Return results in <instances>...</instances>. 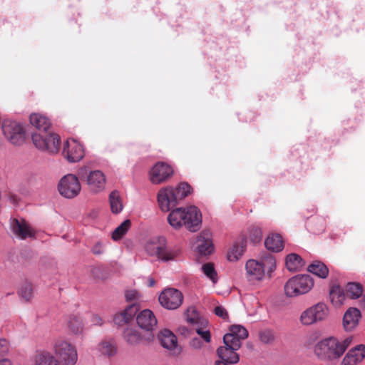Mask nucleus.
<instances>
[{
	"mask_svg": "<svg viewBox=\"0 0 365 365\" xmlns=\"http://www.w3.org/2000/svg\"><path fill=\"white\" fill-rule=\"evenodd\" d=\"M353 341L352 336L338 339L329 336L320 339L313 347L315 357L323 362L338 361L345 353Z\"/></svg>",
	"mask_w": 365,
	"mask_h": 365,
	"instance_id": "nucleus-1",
	"label": "nucleus"
},
{
	"mask_svg": "<svg viewBox=\"0 0 365 365\" xmlns=\"http://www.w3.org/2000/svg\"><path fill=\"white\" fill-rule=\"evenodd\" d=\"M276 267V259L270 254L262 255L257 259H249L245 264V277L251 283L259 284L271 278Z\"/></svg>",
	"mask_w": 365,
	"mask_h": 365,
	"instance_id": "nucleus-2",
	"label": "nucleus"
},
{
	"mask_svg": "<svg viewBox=\"0 0 365 365\" xmlns=\"http://www.w3.org/2000/svg\"><path fill=\"white\" fill-rule=\"evenodd\" d=\"M168 221L175 230L184 226L190 232H196L201 227L202 214L195 206L175 208L169 213Z\"/></svg>",
	"mask_w": 365,
	"mask_h": 365,
	"instance_id": "nucleus-3",
	"label": "nucleus"
},
{
	"mask_svg": "<svg viewBox=\"0 0 365 365\" xmlns=\"http://www.w3.org/2000/svg\"><path fill=\"white\" fill-rule=\"evenodd\" d=\"M145 254L163 262L175 261L180 255V250L168 247L167 239L162 235H155L145 239L143 245Z\"/></svg>",
	"mask_w": 365,
	"mask_h": 365,
	"instance_id": "nucleus-4",
	"label": "nucleus"
},
{
	"mask_svg": "<svg viewBox=\"0 0 365 365\" xmlns=\"http://www.w3.org/2000/svg\"><path fill=\"white\" fill-rule=\"evenodd\" d=\"M314 280L307 274H299L290 277L284 284V294L294 299L305 295L314 288Z\"/></svg>",
	"mask_w": 365,
	"mask_h": 365,
	"instance_id": "nucleus-5",
	"label": "nucleus"
},
{
	"mask_svg": "<svg viewBox=\"0 0 365 365\" xmlns=\"http://www.w3.org/2000/svg\"><path fill=\"white\" fill-rule=\"evenodd\" d=\"M329 315L328 306L319 302L304 309L299 317V322L303 327H311L324 322Z\"/></svg>",
	"mask_w": 365,
	"mask_h": 365,
	"instance_id": "nucleus-6",
	"label": "nucleus"
},
{
	"mask_svg": "<svg viewBox=\"0 0 365 365\" xmlns=\"http://www.w3.org/2000/svg\"><path fill=\"white\" fill-rule=\"evenodd\" d=\"M31 140L36 148L41 151L56 155L60 150V137L50 130L46 133H33Z\"/></svg>",
	"mask_w": 365,
	"mask_h": 365,
	"instance_id": "nucleus-7",
	"label": "nucleus"
},
{
	"mask_svg": "<svg viewBox=\"0 0 365 365\" xmlns=\"http://www.w3.org/2000/svg\"><path fill=\"white\" fill-rule=\"evenodd\" d=\"M53 354L57 356L61 365H76L78 351L76 346L68 340L59 339L53 344Z\"/></svg>",
	"mask_w": 365,
	"mask_h": 365,
	"instance_id": "nucleus-8",
	"label": "nucleus"
},
{
	"mask_svg": "<svg viewBox=\"0 0 365 365\" xmlns=\"http://www.w3.org/2000/svg\"><path fill=\"white\" fill-rule=\"evenodd\" d=\"M1 130L5 138L11 144L21 145L26 139L25 125L13 120H4L2 122Z\"/></svg>",
	"mask_w": 365,
	"mask_h": 365,
	"instance_id": "nucleus-9",
	"label": "nucleus"
},
{
	"mask_svg": "<svg viewBox=\"0 0 365 365\" xmlns=\"http://www.w3.org/2000/svg\"><path fill=\"white\" fill-rule=\"evenodd\" d=\"M174 175L173 167L165 162H157L148 172V180L153 185H160L168 182Z\"/></svg>",
	"mask_w": 365,
	"mask_h": 365,
	"instance_id": "nucleus-10",
	"label": "nucleus"
},
{
	"mask_svg": "<svg viewBox=\"0 0 365 365\" xmlns=\"http://www.w3.org/2000/svg\"><path fill=\"white\" fill-rule=\"evenodd\" d=\"M58 190L63 197L73 199L81 192V185L76 175L67 174L60 179Z\"/></svg>",
	"mask_w": 365,
	"mask_h": 365,
	"instance_id": "nucleus-11",
	"label": "nucleus"
},
{
	"mask_svg": "<svg viewBox=\"0 0 365 365\" xmlns=\"http://www.w3.org/2000/svg\"><path fill=\"white\" fill-rule=\"evenodd\" d=\"M158 301L165 309L173 310L181 306L183 302V295L178 289L167 288L160 294Z\"/></svg>",
	"mask_w": 365,
	"mask_h": 365,
	"instance_id": "nucleus-12",
	"label": "nucleus"
},
{
	"mask_svg": "<svg viewBox=\"0 0 365 365\" xmlns=\"http://www.w3.org/2000/svg\"><path fill=\"white\" fill-rule=\"evenodd\" d=\"M157 201L160 210L168 212L171 208L178 205L179 201L174 192V186L161 187L157 193Z\"/></svg>",
	"mask_w": 365,
	"mask_h": 365,
	"instance_id": "nucleus-13",
	"label": "nucleus"
},
{
	"mask_svg": "<svg viewBox=\"0 0 365 365\" xmlns=\"http://www.w3.org/2000/svg\"><path fill=\"white\" fill-rule=\"evenodd\" d=\"M84 180L88 190L93 194H99L106 189V178L104 173L99 170L89 171L84 178Z\"/></svg>",
	"mask_w": 365,
	"mask_h": 365,
	"instance_id": "nucleus-14",
	"label": "nucleus"
},
{
	"mask_svg": "<svg viewBox=\"0 0 365 365\" xmlns=\"http://www.w3.org/2000/svg\"><path fill=\"white\" fill-rule=\"evenodd\" d=\"M63 155L71 163L78 162L84 157V148L78 140L69 138L63 146Z\"/></svg>",
	"mask_w": 365,
	"mask_h": 365,
	"instance_id": "nucleus-15",
	"label": "nucleus"
},
{
	"mask_svg": "<svg viewBox=\"0 0 365 365\" xmlns=\"http://www.w3.org/2000/svg\"><path fill=\"white\" fill-rule=\"evenodd\" d=\"M247 237L240 236L228 247L226 258L230 262L240 261L247 250Z\"/></svg>",
	"mask_w": 365,
	"mask_h": 365,
	"instance_id": "nucleus-16",
	"label": "nucleus"
},
{
	"mask_svg": "<svg viewBox=\"0 0 365 365\" xmlns=\"http://www.w3.org/2000/svg\"><path fill=\"white\" fill-rule=\"evenodd\" d=\"M248 336L247 329L241 325H232L230 328V332L223 337L225 344H232L235 349H240L241 340Z\"/></svg>",
	"mask_w": 365,
	"mask_h": 365,
	"instance_id": "nucleus-17",
	"label": "nucleus"
},
{
	"mask_svg": "<svg viewBox=\"0 0 365 365\" xmlns=\"http://www.w3.org/2000/svg\"><path fill=\"white\" fill-rule=\"evenodd\" d=\"M10 226L13 234L20 240H25L34 236V230L24 219H11Z\"/></svg>",
	"mask_w": 365,
	"mask_h": 365,
	"instance_id": "nucleus-18",
	"label": "nucleus"
},
{
	"mask_svg": "<svg viewBox=\"0 0 365 365\" xmlns=\"http://www.w3.org/2000/svg\"><path fill=\"white\" fill-rule=\"evenodd\" d=\"M361 319V311L356 307H349L342 317V327L346 332L354 331Z\"/></svg>",
	"mask_w": 365,
	"mask_h": 365,
	"instance_id": "nucleus-19",
	"label": "nucleus"
},
{
	"mask_svg": "<svg viewBox=\"0 0 365 365\" xmlns=\"http://www.w3.org/2000/svg\"><path fill=\"white\" fill-rule=\"evenodd\" d=\"M161 345L173 354H178L180 352V348L178 346V340L175 335L168 329L160 331L158 336Z\"/></svg>",
	"mask_w": 365,
	"mask_h": 365,
	"instance_id": "nucleus-20",
	"label": "nucleus"
},
{
	"mask_svg": "<svg viewBox=\"0 0 365 365\" xmlns=\"http://www.w3.org/2000/svg\"><path fill=\"white\" fill-rule=\"evenodd\" d=\"M29 123L37 131L36 133H46L51 128V120L46 115L34 112L29 115Z\"/></svg>",
	"mask_w": 365,
	"mask_h": 365,
	"instance_id": "nucleus-21",
	"label": "nucleus"
},
{
	"mask_svg": "<svg viewBox=\"0 0 365 365\" xmlns=\"http://www.w3.org/2000/svg\"><path fill=\"white\" fill-rule=\"evenodd\" d=\"M138 325L143 329L152 333L157 326V319L153 312L150 309L141 311L136 317Z\"/></svg>",
	"mask_w": 365,
	"mask_h": 365,
	"instance_id": "nucleus-22",
	"label": "nucleus"
},
{
	"mask_svg": "<svg viewBox=\"0 0 365 365\" xmlns=\"http://www.w3.org/2000/svg\"><path fill=\"white\" fill-rule=\"evenodd\" d=\"M123 336L125 341L133 346L148 343L154 339L153 333H148L146 336H143L138 330L133 328L126 329Z\"/></svg>",
	"mask_w": 365,
	"mask_h": 365,
	"instance_id": "nucleus-23",
	"label": "nucleus"
},
{
	"mask_svg": "<svg viewBox=\"0 0 365 365\" xmlns=\"http://www.w3.org/2000/svg\"><path fill=\"white\" fill-rule=\"evenodd\" d=\"M365 358V345L359 344L351 349L346 353L341 363L346 365H356L361 363Z\"/></svg>",
	"mask_w": 365,
	"mask_h": 365,
	"instance_id": "nucleus-24",
	"label": "nucleus"
},
{
	"mask_svg": "<svg viewBox=\"0 0 365 365\" xmlns=\"http://www.w3.org/2000/svg\"><path fill=\"white\" fill-rule=\"evenodd\" d=\"M196 243V248L201 255H209L212 253L214 246L210 232H201L197 237Z\"/></svg>",
	"mask_w": 365,
	"mask_h": 365,
	"instance_id": "nucleus-25",
	"label": "nucleus"
},
{
	"mask_svg": "<svg viewBox=\"0 0 365 365\" xmlns=\"http://www.w3.org/2000/svg\"><path fill=\"white\" fill-rule=\"evenodd\" d=\"M238 349H235L232 344H225L224 346H220L217 350V354L221 361L230 364H236L239 361V356L235 352Z\"/></svg>",
	"mask_w": 365,
	"mask_h": 365,
	"instance_id": "nucleus-26",
	"label": "nucleus"
},
{
	"mask_svg": "<svg viewBox=\"0 0 365 365\" xmlns=\"http://www.w3.org/2000/svg\"><path fill=\"white\" fill-rule=\"evenodd\" d=\"M344 290L339 284H333L329 290V300L333 307L339 309L346 302Z\"/></svg>",
	"mask_w": 365,
	"mask_h": 365,
	"instance_id": "nucleus-27",
	"label": "nucleus"
},
{
	"mask_svg": "<svg viewBox=\"0 0 365 365\" xmlns=\"http://www.w3.org/2000/svg\"><path fill=\"white\" fill-rule=\"evenodd\" d=\"M265 247L273 252H279L284 249V240L279 234L271 233L264 240Z\"/></svg>",
	"mask_w": 365,
	"mask_h": 365,
	"instance_id": "nucleus-28",
	"label": "nucleus"
},
{
	"mask_svg": "<svg viewBox=\"0 0 365 365\" xmlns=\"http://www.w3.org/2000/svg\"><path fill=\"white\" fill-rule=\"evenodd\" d=\"M286 268L289 272H298L304 266L303 259L297 253H289L284 259Z\"/></svg>",
	"mask_w": 365,
	"mask_h": 365,
	"instance_id": "nucleus-29",
	"label": "nucleus"
},
{
	"mask_svg": "<svg viewBox=\"0 0 365 365\" xmlns=\"http://www.w3.org/2000/svg\"><path fill=\"white\" fill-rule=\"evenodd\" d=\"M96 350L102 355L112 356L116 354L117 346L113 340L104 339L96 345Z\"/></svg>",
	"mask_w": 365,
	"mask_h": 365,
	"instance_id": "nucleus-30",
	"label": "nucleus"
},
{
	"mask_svg": "<svg viewBox=\"0 0 365 365\" xmlns=\"http://www.w3.org/2000/svg\"><path fill=\"white\" fill-rule=\"evenodd\" d=\"M108 201L112 213L118 214L121 212L124 205L123 198L119 192L116 190L112 191L109 194Z\"/></svg>",
	"mask_w": 365,
	"mask_h": 365,
	"instance_id": "nucleus-31",
	"label": "nucleus"
},
{
	"mask_svg": "<svg viewBox=\"0 0 365 365\" xmlns=\"http://www.w3.org/2000/svg\"><path fill=\"white\" fill-rule=\"evenodd\" d=\"M130 227L131 221L130 220H124L112 232L111 239L115 242L120 241L126 235Z\"/></svg>",
	"mask_w": 365,
	"mask_h": 365,
	"instance_id": "nucleus-32",
	"label": "nucleus"
},
{
	"mask_svg": "<svg viewBox=\"0 0 365 365\" xmlns=\"http://www.w3.org/2000/svg\"><path fill=\"white\" fill-rule=\"evenodd\" d=\"M67 326L73 334H80L84 327L83 318L79 315H72L68 319Z\"/></svg>",
	"mask_w": 365,
	"mask_h": 365,
	"instance_id": "nucleus-33",
	"label": "nucleus"
},
{
	"mask_svg": "<svg viewBox=\"0 0 365 365\" xmlns=\"http://www.w3.org/2000/svg\"><path fill=\"white\" fill-rule=\"evenodd\" d=\"M185 314L186 322L192 326V328L207 320L200 315L194 307H188Z\"/></svg>",
	"mask_w": 365,
	"mask_h": 365,
	"instance_id": "nucleus-34",
	"label": "nucleus"
},
{
	"mask_svg": "<svg viewBox=\"0 0 365 365\" xmlns=\"http://www.w3.org/2000/svg\"><path fill=\"white\" fill-rule=\"evenodd\" d=\"M345 291L347 297L356 299L359 298L364 292L362 285L358 282H349L345 286Z\"/></svg>",
	"mask_w": 365,
	"mask_h": 365,
	"instance_id": "nucleus-35",
	"label": "nucleus"
},
{
	"mask_svg": "<svg viewBox=\"0 0 365 365\" xmlns=\"http://www.w3.org/2000/svg\"><path fill=\"white\" fill-rule=\"evenodd\" d=\"M192 329L206 344L211 341V334L208 328L207 321L201 322L199 325L192 327Z\"/></svg>",
	"mask_w": 365,
	"mask_h": 365,
	"instance_id": "nucleus-36",
	"label": "nucleus"
},
{
	"mask_svg": "<svg viewBox=\"0 0 365 365\" xmlns=\"http://www.w3.org/2000/svg\"><path fill=\"white\" fill-rule=\"evenodd\" d=\"M308 270L320 278L325 279L328 276L329 269L322 262L317 261L309 266Z\"/></svg>",
	"mask_w": 365,
	"mask_h": 365,
	"instance_id": "nucleus-37",
	"label": "nucleus"
},
{
	"mask_svg": "<svg viewBox=\"0 0 365 365\" xmlns=\"http://www.w3.org/2000/svg\"><path fill=\"white\" fill-rule=\"evenodd\" d=\"M192 190L190 185L185 182H180L174 186V192L179 202L191 194Z\"/></svg>",
	"mask_w": 365,
	"mask_h": 365,
	"instance_id": "nucleus-38",
	"label": "nucleus"
},
{
	"mask_svg": "<svg viewBox=\"0 0 365 365\" xmlns=\"http://www.w3.org/2000/svg\"><path fill=\"white\" fill-rule=\"evenodd\" d=\"M201 270L203 274L209 279L212 284H216L218 281V274L212 263L207 262L202 265Z\"/></svg>",
	"mask_w": 365,
	"mask_h": 365,
	"instance_id": "nucleus-39",
	"label": "nucleus"
},
{
	"mask_svg": "<svg viewBox=\"0 0 365 365\" xmlns=\"http://www.w3.org/2000/svg\"><path fill=\"white\" fill-rule=\"evenodd\" d=\"M19 294L21 300L31 302L34 297L33 285L29 282L23 284L19 289Z\"/></svg>",
	"mask_w": 365,
	"mask_h": 365,
	"instance_id": "nucleus-40",
	"label": "nucleus"
},
{
	"mask_svg": "<svg viewBox=\"0 0 365 365\" xmlns=\"http://www.w3.org/2000/svg\"><path fill=\"white\" fill-rule=\"evenodd\" d=\"M320 331L314 330L310 331L304 338V345L306 347L314 346L315 344L320 340Z\"/></svg>",
	"mask_w": 365,
	"mask_h": 365,
	"instance_id": "nucleus-41",
	"label": "nucleus"
},
{
	"mask_svg": "<svg viewBox=\"0 0 365 365\" xmlns=\"http://www.w3.org/2000/svg\"><path fill=\"white\" fill-rule=\"evenodd\" d=\"M131 308L129 307L119 313H117L113 318L114 322L118 325L127 323L131 319V314L128 313Z\"/></svg>",
	"mask_w": 365,
	"mask_h": 365,
	"instance_id": "nucleus-42",
	"label": "nucleus"
},
{
	"mask_svg": "<svg viewBox=\"0 0 365 365\" xmlns=\"http://www.w3.org/2000/svg\"><path fill=\"white\" fill-rule=\"evenodd\" d=\"M241 236H246L247 239L249 238L252 242L257 243L261 240L262 235L260 228L252 227L249 229L247 235H242Z\"/></svg>",
	"mask_w": 365,
	"mask_h": 365,
	"instance_id": "nucleus-43",
	"label": "nucleus"
},
{
	"mask_svg": "<svg viewBox=\"0 0 365 365\" xmlns=\"http://www.w3.org/2000/svg\"><path fill=\"white\" fill-rule=\"evenodd\" d=\"M141 294L135 289L127 290L125 294V299L130 302H135L141 299Z\"/></svg>",
	"mask_w": 365,
	"mask_h": 365,
	"instance_id": "nucleus-44",
	"label": "nucleus"
},
{
	"mask_svg": "<svg viewBox=\"0 0 365 365\" xmlns=\"http://www.w3.org/2000/svg\"><path fill=\"white\" fill-rule=\"evenodd\" d=\"M205 344L206 343L202 339L198 337H193L189 343L191 348L197 350L201 349L204 347Z\"/></svg>",
	"mask_w": 365,
	"mask_h": 365,
	"instance_id": "nucleus-45",
	"label": "nucleus"
},
{
	"mask_svg": "<svg viewBox=\"0 0 365 365\" xmlns=\"http://www.w3.org/2000/svg\"><path fill=\"white\" fill-rule=\"evenodd\" d=\"M214 313L219 317L223 319H228V313H227V311L226 310V309L221 306V305H219V306H217L215 309H214Z\"/></svg>",
	"mask_w": 365,
	"mask_h": 365,
	"instance_id": "nucleus-46",
	"label": "nucleus"
},
{
	"mask_svg": "<svg viewBox=\"0 0 365 365\" xmlns=\"http://www.w3.org/2000/svg\"><path fill=\"white\" fill-rule=\"evenodd\" d=\"M9 343L5 339H0V356H4L9 353Z\"/></svg>",
	"mask_w": 365,
	"mask_h": 365,
	"instance_id": "nucleus-47",
	"label": "nucleus"
},
{
	"mask_svg": "<svg viewBox=\"0 0 365 365\" xmlns=\"http://www.w3.org/2000/svg\"><path fill=\"white\" fill-rule=\"evenodd\" d=\"M92 252L96 255H100L104 252V245L102 242H98L94 245Z\"/></svg>",
	"mask_w": 365,
	"mask_h": 365,
	"instance_id": "nucleus-48",
	"label": "nucleus"
},
{
	"mask_svg": "<svg viewBox=\"0 0 365 365\" xmlns=\"http://www.w3.org/2000/svg\"><path fill=\"white\" fill-rule=\"evenodd\" d=\"M91 323L93 325H101L103 324V320L100 316L93 314L91 316Z\"/></svg>",
	"mask_w": 365,
	"mask_h": 365,
	"instance_id": "nucleus-49",
	"label": "nucleus"
},
{
	"mask_svg": "<svg viewBox=\"0 0 365 365\" xmlns=\"http://www.w3.org/2000/svg\"><path fill=\"white\" fill-rule=\"evenodd\" d=\"M179 333L185 336L190 334V331L185 327H180L178 329Z\"/></svg>",
	"mask_w": 365,
	"mask_h": 365,
	"instance_id": "nucleus-50",
	"label": "nucleus"
},
{
	"mask_svg": "<svg viewBox=\"0 0 365 365\" xmlns=\"http://www.w3.org/2000/svg\"><path fill=\"white\" fill-rule=\"evenodd\" d=\"M0 365H13V364L8 359H3L0 360Z\"/></svg>",
	"mask_w": 365,
	"mask_h": 365,
	"instance_id": "nucleus-51",
	"label": "nucleus"
},
{
	"mask_svg": "<svg viewBox=\"0 0 365 365\" xmlns=\"http://www.w3.org/2000/svg\"><path fill=\"white\" fill-rule=\"evenodd\" d=\"M361 297V299L359 301V305L362 308L365 309V294H362V295Z\"/></svg>",
	"mask_w": 365,
	"mask_h": 365,
	"instance_id": "nucleus-52",
	"label": "nucleus"
},
{
	"mask_svg": "<svg viewBox=\"0 0 365 365\" xmlns=\"http://www.w3.org/2000/svg\"><path fill=\"white\" fill-rule=\"evenodd\" d=\"M216 365H228V362L224 361H217Z\"/></svg>",
	"mask_w": 365,
	"mask_h": 365,
	"instance_id": "nucleus-53",
	"label": "nucleus"
},
{
	"mask_svg": "<svg viewBox=\"0 0 365 365\" xmlns=\"http://www.w3.org/2000/svg\"><path fill=\"white\" fill-rule=\"evenodd\" d=\"M84 171H86V168H81L79 171V175L83 177V172Z\"/></svg>",
	"mask_w": 365,
	"mask_h": 365,
	"instance_id": "nucleus-54",
	"label": "nucleus"
},
{
	"mask_svg": "<svg viewBox=\"0 0 365 365\" xmlns=\"http://www.w3.org/2000/svg\"><path fill=\"white\" fill-rule=\"evenodd\" d=\"M154 283H155V282L153 281V279H150V285L153 286L154 284Z\"/></svg>",
	"mask_w": 365,
	"mask_h": 365,
	"instance_id": "nucleus-55",
	"label": "nucleus"
}]
</instances>
